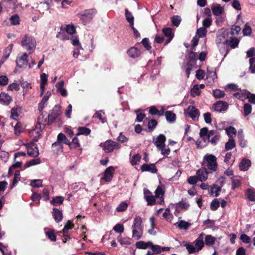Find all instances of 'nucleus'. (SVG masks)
<instances>
[{"label":"nucleus","instance_id":"1a4fd4ad","mask_svg":"<svg viewBox=\"0 0 255 255\" xmlns=\"http://www.w3.org/2000/svg\"><path fill=\"white\" fill-rule=\"evenodd\" d=\"M166 141V137L163 134H159L156 138H153V143L158 148L165 147V142Z\"/></svg>","mask_w":255,"mask_h":255},{"label":"nucleus","instance_id":"a878e982","mask_svg":"<svg viewBox=\"0 0 255 255\" xmlns=\"http://www.w3.org/2000/svg\"><path fill=\"white\" fill-rule=\"evenodd\" d=\"M226 132L229 138H234L237 134V130L233 126H229L226 129Z\"/></svg>","mask_w":255,"mask_h":255},{"label":"nucleus","instance_id":"c03bdc74","mask_svg":"<svg viewBox=\"0 0 255 255\" xmlns=\"http://www.w3.org/2000/svg\"><path fill=\"white\" fill-rule=\"evenodd\" d=\"M184 246L188 251L189 254H192L199 252L197 248L193 245L185 244Z\"/></svg>","mask_w":255,"mask_h":255},{"label":"nucleus","instance_id":"c9c22d12","mask_svg":"<svg viewBox=\"0 0 255 255\" xmlns=\"http://www.w3.org/2000/svg\"><path fill=\"white\" fill-rule=\"evenodd\" d=\"M165 116L166 120L170 123H173L175 121L176 115L172 111H166L165 113Z\"/></svg>","mask_w":255,"mask_h":255},{"label":"nucleus","instance_id":"6ab92c4d","mask_svg":"<svg viewBox=\"0 0 255 255\" xmlns=\"http://www.w3.org/2000/svg\"><path fill=\"white\" fill-rule=\"evenodd\" d=\"M240 40L235 37H231L229 40L226 41L227 46H229L232 48H235L239 45Z\"/></svg>","mask_w":255,"mask_h":255},{"label":"nucleus","instance_id":"338daca9","mask_svg":"<svg viewBox=\"0 0 255 255\" xmlns=\"http://www.w3.org/2000/svg\"><path fill=\"white\" fill-rule=\"evenodd\" d=\"M140 156L139 154L134 155L130 159V163L132 165H135L137 164V162L139 161Z\"/></svg>","mask_w":255,"mask_h":255},{"label":"nucleus","instance_id":"4d7b16f0","mask_svg":"<svg viewBox=\"0 0 255 255\" xmlns=\"http://www.w3.org/2000/svg\"><path fill=\"white\" fill-rule=\"evenodd\" d=\"M220 206V202L217 199H215L210 204V208L212 211L216 210Z\"/></svg>","mask_w":255,"mask_h":255},{"label":"nucleus","instance_id":"2eb2a0df","mask_svg":"<svg viewBox=\"0 0 255 255\" xmlns=\"http://www.w3.org/2000/svg\"><path fill=\"white\" fill-rule=\"evenodd\" d=\"M197 54L191 51L189 52L188 57V62L187 64L190 66L195 67L196 65V61L197 60Z\"/></svg>","mask_w":255,"mask_h":255},{"label":"nucleus","instance_id":"0eeeda50","mask_svg":"<svg viewBox=\"0 0 255 255\" xmlns=\"http://www.w3.org/2000/svg\"><path fill=\"white\" fill-rule=\"evenodd\" d=\"M184 114L186 116H188L193 120L198 119L200 115L199 110L193 106H189L187 110H184Z\"/></svg>","mask_w":255,"mask_h":255},{"label":"nucleus","instance_id":"9b49d317","mask_svg":"<svg viewBox=\"0 0 255 255\" xmlns=\"http://www.w3.org/2000/svg\"><path fill=\"white\" fill-rule=\"evenodd\" d=\"M205 234L201 233L199 235L197 239L194 242L195 247L199 252L201 251L204 246V239Z\"/></svg>","mask_w":255,"mask_h":255},{"label":"nucleus","instance_id":"f8f14e48","mask_svg":"<svg viewBox=\"0 0 255 255\" xmlns=\"http://www.w3.org/2000/svg\"><path fill=\"white\" fill-rule=\"evenodd\" d=\"M162 32L164 35L167 37V39L165 42V45L168 44L174 37V32L170 27H165L162 29Z\"/></svg>","mask_w":255,"mask_h":255},{"label":"nucleus","instance_id":"20e7f679","mask_svg":"<svg viewBox=\"0 0 255 255\" xmlns=\"http://www.w3.org/2000/svg\"><path fill=\"white\" fill-rule=\"evenodd\" d=\"M63 143L68 145L70 144V141L63 133H60L57 135V141L52 143V147H55L58 146V149L61 150L63 149Z\"/></svg>","mask_w":255,"mask_h":255},{"label":"nucleus","instance_id":"3c124183","mask_svg":"<svg viewBox=\"0 0 255 255\" xmlns=\"http://www.w3.org/2000/svg\"><path fill=\"white\" fill-rule=\"evenodd\" d=\"M252 111V107L249 104H245L244 106V115L247 116L250 115Z\"/></svg>","mask_w":255,"mask_h":255},{"label":"nucleus","instance_id":"c756f323","mask_svg":"<svg viewBox=\"0 0 255 255\" xmlns=\"http://www.w3.org/2000/svg\"><path fill=\"white\" fill-rule=\"evenodd\" d=\"M78 132L76 134V136L81 134L88 135L91 133V129L86 127H80L78 128Z\"/></svg>","mask_w":255,"mask_h":255},{"label":"nucleus","instance_id":"cd10ccee","mask_svg":"<svg viewBox=\"0 0 255 255\" xmlns=\"http://www.w3.org/2000/svg\"><path fill=\"white\" fill-rule=\"evenodd\" d=\"M212 109L214 111L219 113L223 111V101H218L214 103L212 106Z\"/></svg>","mask_w":255,"mask_h":255},{"label":"nucleus","instance_id":"2f4dec72","mask_svg":"<svg viewBox=\"0 0 255 255\" xmlns=\"http://www.w3.org/2000/svg\"><path fill=\"white\" fill-rule=\"evenodd\" d=\"M96 11L94 9L86 10L84 11L83 14V18H87L88 19H91L94 15L95 14Z\"/></svg>","mask_w":255,"mask_h":255},{"label":"nucleus","instance_id":"ea45409f","mask_svg":"<svg viewBox=\"0 0 255 255\" xmlns=\"http://www.w3.org/2000/svg\"><path fill=\"white\" fill-rule=\"evenodd\" d=\"M125 12L127 20L129 22L130 26L132 27V25H133L134 17L131 13L129 12L127 9H126Z\"/></svg>","mask_w":255,"mask_h":255},{"label":"nucleus","instance_id":"7ed1b4c3","mask_svg":"<svg viewBox=\"0 0 255 255\" xmlns=\"http://www.w3.org/2000/svg\"><path fill=\"white\" fill-rule=\"evenodd\" d=\"M204 164L209 170L216 171L217 168L216 157L212 154L206 155L204 157Z\"/></svg>","mask_w":255,"mask_h":255},{"label":"nucleus","instance_id":"412c9836","mask_svg":"<svg viewBox=\"0 0 255 255\" xmlns=\"http://www.w3.org/2000/svg\"><path fill=\"white\" fill-rule=\"evenodd\" d=\"M140 53V51L135 47H131L127 51L128 55L132 58H135L139 57Z\"/></svg>","mask_w":255,"mask_h":255},{"label":"nucleus","instance_id":"4468645a","mask_svg":"<svg viewBox=\"0 0 255 255\" xmlns=\"http://www.w3.org/2000/svg\"><path fill=\"white\" fill-rule=\"evenodd\" d=\"M196 174L198 180L200 181H203L207 180L208 172L205 167H202L197 171Z\"/></svg>","mask_w":255,"mask_h":255},{"label":"nucleus","instance_id":"c85d7f7f","mask_svg":"<svg viewBox=\"0 0 255 255\" xmlns=\"http://www.w3.org/2000/svg\"><path fill=\"white\" fill-rule=\"evenodd\" d=\"M50 95V93L49 92H47L42 98V101L39 104L38 109L39 112H41L44 108L45 105L48 101Z\"/></svg>","mask_w":255,"mask_h":255},{"label":"nucleus","instance_id":"58836bf2","mask_svg":"<svg viewBox=\"0 0 255 255\" xmlns=\"http://www.w3.org/2000/svg\"><path fill=\"white\" fill-rule=\"evenodd\" d=\"M180 229L187 230L190 227V224L188 222L180 220L179 222H177L175 224Z\"/></svg>","mask_w":255,"mask_h":255},{"label":"nucleus","instance_id":"f3484780","mask_svg":"<svg viewBox=\"0 0 255 255\" xmlns=\"http://www.w3.org/2000/svg\"><path fill=\"white\" fill-rule=\"evenodd\" d=\"M212 12L216 16L220 15L223 11V7L218 3H213L211 5Z\"/></svg>","mask_w":255,"mask_h":255},{"label":"nucleus","instance_id":"774afa93","mask_svg":"<svg viewBox=\"0 0 255 255\" xmlns=\"http://www.w3.org/2000/svg\"><path fill=\"white\" fill-rule=\"evenodd\" d=\"M247 93V97L249 98V101L252 104H255V94H251L250 92L245 90Z\"/></svg>","mask_w":255,"mask_h":255},{"label":"nucleus","instance_id":"603ef678","mask_svg":"<svg viewBox=\"0 0 255 255\" xmlns=\"http://www.w3.org/2000/svg\"><path fill=\"white\" fill-rule=\"evenodd\" d=\"M41 163L40 158H37L36 159H33L27 162L26 163V166L29 167L30 166L39 164Z\"/></svg>","mask_w":255,"mask_h":255},{"label":"nucleus","instance_id":"de8ad7c7","mask_svg":"<svg viewBox=\"0 0 255 255\" xmlns=\"http://www.w3.org/2000/svg\"><path fill=\"white\" fill-rule=\"evenodd\" d=\"M201 94V91L199 89L198 85H194L193 87L191 90V95L192 97L199 96Z\"/></svg>","mask_w":255,"mask_h":255},{"label":"nucleus","instance_id":"052dcab7","mask_svg":"<svg viewBox=\"0 0 255 255\" xmlns=\"http://www.w3.org/2000/svg\"><path fill=\"white\" fill-rule=\"evenodd\" d=\"M11 24L12 25H18L19 23V17L17 14L12 15L10 18Z\"/></svg>","mask_w":255,"mask_h":255},{"label":"nucleus","instance_id":"4be33fe9","mask_svg":"<svg viewBox=\"0 0 255 255\" xmlns=\"http://www.w3.org/2000/svg\"><path fill=\"white\" fill-rule=\"evenodd\" d=\"M11 101V98L7 94L5 93H1L0 94V103L8 105Z\"/></svg>","mask_w":255,"mask_h":255},{"label":"nucleus","instance_id":"09e8293b","mask_svg":"<svg viewBox=\"0 0 255 255\" xmlns=\"http://www.w3.org/2000/svg\"><path fill=\"white\" fill-rule=\"evenodd\" d=\"M14 133L16 135H19L21 131L23 130V125L20 122H17L14 127Z\"/></svg>","mask_w":255,"mask_h":255},{"label":"nucleus","instance_id":"72a5a7b5","mask_svg":"<svg viewBox=\"0 0 255 255\" xmlns=\"http://www.w3.org/2000/svg\"><path fill=\"white\" fill-rule=\"evenodd\" d=\"M40 116L37 119V122L40 124H42V127H45V125L47 124L48 120L45 118L46 113L44 114L43 112H41Z\"/></svg>","mask_w":255,"mask_h":255},{"label":"nucleus","instance_id":"49530a36","mask_svg":"<svg viewBox=\"0 0 255 255\" xmlns=\"http://www.w3.org/2000/svg\"><path fill=\"white\" fill-rule=\"evenodd\" d=\"M207 33V29L205 27H200L197 29L196 35L199 37H204L206 36Z\"/></svg>","mask_w":255,"mask_h":255},{"label":"nucleus","instance_id":"680f3d73","mask_svg":"<svg viewBox=\"0 0 255 255\" xmlns=\"http://www.w3.org/2000/svg\"><path fill=\"white\" fill-rule=\"evenodd\" d=\"M177 208L187 210L189 207V204L185 201H180L177 204Z\"/></svg>","mask_w":255,"mask_h":255},{"label":"nucleus","instance_id":"f704fd0d","mask_svg":"<svg viewBox=\"0 0 255 255\" xmlns=\"http://www.w3.org/2000/svg\"><path fill=\"white\" fill-rule=\"evenodd\" d=\"M245 194L249 201L255 202V192L254 190L251 189H248Z\"/></svg>","mask_w":255,"mask_h":255},{"label":"nucleus","instance_id":"473e14b6","mask_svg":"<svg viewBox=\"0 0 255 255\" xmlns=\"http://www.w3.org/2000/svg\"><path fill=\"white\" fill-rule=\"evenodd\" d=\"M234 97L238 100L243 101L247 98V93L245 91H237L233 94Z\"/></svg>","mask_w":255,"mask_h":255},{"label":"nucleus","instance_id":"8fccbe9b","mask_svg":"<svg viewBox=\"0 0 255 255\" xmlns=\"http://www.w3.org/2000/svg\"><path fill=\"white\" fill-rule=\"evenodd\" d=\"M181 21V18L180 16L174 15L171 18V22L173 25L178 27Z\"/></svg>","mask_w":255,"mask_h":255},{"label":"nucleus","instance_id":"13d9d810","mask_svg":"<svg viewBox=\"0 0 255 255\" xmlns=\"http://www.w3.org/2000/svg\"><path fill=\"white\" fill-rule=\"evenodd\" d=\"M79 146V139L76 137L73 139L72 142L70 141V144H69V146L70 148H76Z\"/></svg>","mask_w":255,"mask_h":255},{"label":"nucleus","instance_id":"79ce46f5","mask_svg":"<svg viewBox=\"0 0 255 255\" xmlns=\"http://www.w3.org/2000/svg\"><path fill=\"white\" fill-rule=\"evenodd\" d=\"M200 136L206 142L208 140V129L207 128H202L200 130Z\"/></svg>","mask_w":255,"mask_h":255},{"label":"nucleus","instance_id":"39448f33","mask_svg":"<svg viewBox=\"0 0 255 255\" xmlns=\"http://www.w3.org/2000/svg\"><path fill=\"white\" fill-rule=\"evenodd\" d=\"M103 147L106 152H111L115 149L120 148L121 145L117 142L108 140L103 143Z\"/></svg>","mask_w":255,"mask_h":255},{"label":"nucleus","instance_id":"37998d69","mask_svg":"<svg viewBox=\"0 0 255 255\" xmlns=\"http://www.w3.org/2000/svg\"><path fill=\"white\" fill-rule=\"evenodd\" d=\"M64 201V198L62 196H56L53 198L51 201V204L54 206L60 205L62 204Z\"/></svg>","mask_w":255,"mask_h":255},{"label":"nucleus","instance_id":"9d476101","mask_svg":"<svg viewBox=\"0 0 255 255\" xmlns=\"http://www.w3.org/2000/svg\"><path fill=\"white\" fill-rule=\"evenodd\" d=\"M28 54L26 53H24L20 56L18 59L16 61V66L22 68L24 66H26L28 64Z\"/></svg>","mask_w":255,"mask_h":255},{"label":"nucleus","instance_id":"bf43d9fd","mask_svg":"<svg viewBox=\"0 0 255 255\" xmlns=\"http://www.w3.org/2000/svg\"><path fill=\"white\" fill-rule=\"evenodd\" d=\"M238 138L240 145L242 147H245L247 144V141L244 139L243 134L239 132Z\"/></svg>","mask_w":255,"mask_h":255},{"label":"nucleus","instance_id":"423d86ee","mask_svg":"<svg viewBox=\"0 0 255 255\" xmlns=\"http://www.w3.org/2000/svg\"><path fill=\"white\" fill-rule=\"evenodd\" d=\"M61 107L58 105H55L51 110V113L48 115L47 124L49 125L54 122L58 118L60 115Z\"/></svg>","mask_w":255,"mask_h":255},{"label":"nucleus","instance_id":"dca6fc26","mask_svg":"<svg viewBox=\"0 0 255 255\" xmlns=\"http://www.w3.org/2000/svg\"><path fill=\"white\" fill-rule=\"evenodd\" d=\"M140 169L142 172L149 171L152 173H155L157 171L156 167L154 164H143L141 165Z\"/></svg>","mask_w":255,"mask_h":255},{"label":"nucleus","instance_id":"864d4df0","mask_svg":"<svg viewBox=\"0 0 255 255\" xmlns=\"http://www.w3.org/2000/svg\"><path fill=\"white\" fill-rule=\"evenodd\" d=\"M249 70L252 73H255V57L250 58Z\"/></svg>","mask_w":255,"mask_h":255},{"label":"nucleus","instance_id":"b1692460","mask_svg":"<svg viewBox=\"0 0 255 255\" xmlns=\"http://www.w3.org/2000/svg\"><path fill=\"white\" fill-rule=\"evenodd\" d=\"M223 32L222 31H219L217 33V37L216 39V42L218 47H219V50L221 51L223 45Z\"/></svg>","mask_w":255,"mask_h":255},{"label":"nucleus","instance_id":"69168bd1","mask_svg":"<svg viewBox=\"0 0 255 255\" xmlns=\"http://www.w3.org/2000/svg\"><path fill=\"white\" fill-rule=\"evenodd\" d=\"M203 27L207 28L210 26L212 24V18L206 17L203 21Z\"/></svg>","mask_w":255,"mask_h":255},{"label":"nucleus","instance_id":"5fc2aeb1","mask_svg":"<svg viewBox=\"0 0 255 255\" xmlns=\"http://www.w3.org/2000/svg\"><path fill=\"white\" fill-rule=\"evenodd\" d=\"M128 205L126 202H122L117 207L116 210L118 212L125 211L128 208Z\"/></svg>","mask_w":255,"mask_h":255},{"label":"nucleus","instance_id":"a18cd8bd","mask_svg":"<svg viewBox=\"0 0 255 255\" xmlns=\"http://www.w3.org/2000/svg\"><path fill=\"white\" fill-rule=\"evenodd\" d=\"M117 240L122 245H128L131 244L130 239L128 237L122 238L121 236H119Z\"/></svg>","mask_w":255,"mask_h":255},{"label":"nucleus","instance_id":"e433bc0d","mask_svg":"<svg viewBox=\"0 0 255 255\" xmlns=\"http://www.w3.org/2000/svg\"><path fill=\"white\" fill-rule=\"evenodd\" d=\"M236 146V142L234 138H229L225 144V150L228 151L233 149Z\"/></svg>","mask_w":255,"mask_h":255},{"label":"nucleus","instance_id":"7c9ffc66","mask_svg":"<svg viewBox=\"0 0 255 255\" xmlns=\"http://www.w3.org/2000/svg\"><path fill=\"white\" fill-rule=\"evenodd\" d=\"M205 243L206 246H212L216 241V239L215 237L212 236L211 235H206L204 237Z\"/></svg>","mask_w":255,"mask_h":255},{"label":"nucleus","instance_id":"6e6d98bb","mask_svg":"<svg viewBox=\"0 0 255 255\" xmlns=\"http://www.w3.org/2000/svg\"><path fill=\"white\" fill-rule=\"evenodd\" d=\"M30 185L33 187H40L42 186V180L34 179L31 181Z\"/></svg>","mask_w":255,"mask_h":255},{"label":"nucleus","instance_id":"5701e85b","mask_svg":"<svg viewBox=\"0 0 255 255\" xmlns=\"http://www.w3.org/2000/svg\"><path fill=\"white\" fill-rule=\"evenodd\" d=\"M224 89L227 92H229L230 94L232 92L235 93L237 91H241V89L238 88L237 85L233 83L227 85L224 87Z\"/></svg>","mask_w":255,"mask_h":255},{"label":"nucleus","instance_id":"f257e3e1","mask_svg":"<svg viewBox=\"0 0 255 255\" xmlns=\"http://www.w3.org/2000/svg\"><path fill=\"white\" fill-rule=\"evenodd\" d=\"M132 228V237L136 240H139L143 234V225L141 218L136 216L134 219Z\"/></svg>","mask_w":255,"mask_h":255},{"label":"nucleus","instance_id":"0e129e2a","mask_svg":"<svg viewBox=\"0 0 255 255\" xmlns=\"http://www.w3.org/2000/svg\"><path fill=\"white\" fill-rule=\"evenodd\" d=\"M113 230L117 233H119L120 234L122 233L124 231V227L123 225L121 224H117L116 226L113 228Z\"/></svg>","mask_w":255,"mask_h":255},{"label":"nucleus","instance_id":"bb28decb","mask_svg":"<svg viewBox=\"0 0 255 255\" xmlns=\"http://www.w3.org/2000/svg\"><path fill=\"white\" fill-rule=\"evenodd\" d=\"M251 162L249 159H244L240 163L239 168L241 170L246 171L251 166Z\"/></svg>","mask_w":255,"mask_h":255},{"label":"nucleus","instance_id":"a211bd4d","mask_svg":"<svg viewBox=\"0 0 255 255\" xmlns=\"http://www.w3.org/2000/svg\"><path fill=\"white\" fill-rule=\"evenodd\" d=\"M52 216L57 223L60 222L63 219L62 212L56 208L53 209Z\"/></svg>","mask_w":255,"mask_h":255},{"label":"nucleus","instance_id":"4c0bfd02","mask_svg":"<svg viewBox=\"0 0 255 255\" xmlns=\"http://www.w3.org/2000/svg\"><path fill=\"white\" fill-rule=\"evenodd\" d=\"M221 191V188L216 185H214L213 186L211 187V189L209 190V193L212 196H215L216 197H217L219 195V192Z\"/></svg>","mask_w":255,"mask_h":255},{"label":"nucleus","instance_id":"6e6552de","mask_svg":"<svg viewBox=\"0 0 255 255\" xmlns=\"http://www.w3.org/2000/svg\"><path fill=\"white\" fill-rule=\"evenodd\" d=\"M27 152L29 156L33 157H36L39 154L38 148L34 143H29L27 145Z\"/></svg>","mask_w":255,"mask_h":255},{"label":"nucleus","instance_id":"aec40b11","mask_svg":"<svg viewBox=\"0 0 255 255\" xmlns=\"http://www.w3.org/2000/svg\"><path fill=\"white\" fill-rule=\"evenodd\" d=\"M114 171V168L112 166H109L106 169L104 177L106 181L109 182L112 180Z\"/></svg>","mask_w":255,"mask_h":255},{"label":"nucleus","instance_id":"f03ea898","mask_svg":"<svg viewBox=\"0 0 255 255\" xmlns=\"http://www.w3.org/2000/svg\"><path fill=\"white\" fill-rule=\"evenodd\" d=\"M21 45L22 47L29 52V54L34 52L36 46L35 38L28 34H25L22 38Z\"/></svg>","mask_w":255,"mask_h":255},{"label":"nucleus","instance_id":"ddd939ff","mask_svg":"<svg viewBox=\"0 0 255 255\" xmlns=\"http://www.w3.org/2000/svg\"><path fill=\"white\" fill-rule=\"evenodd\" d=\"M74 227V225L70 221H68L66 225L64 226V229L62 231V234L63 237L64 238V241L63 242L66 243L67 240L69 239L68 235V230L72 229Z\"/></svg>","mask_w":255,"mask_h":255},{"label":"nucleus","instance_id":"a19ab883","mask_svg":"<svg viewBox=\"0 0 255 255\" xmlns=\"http://www.w3.org/2000/svg\"><path fill=\"white\" fill-rule=\"evenodd\" d=\"M164 192V187L163 186H158L155 191V197L156 198L163 197Z\"/></svg>","mask_w":255,"mask_h":255},{"label":"nucleus","instance_id":"e2e57ef3","mask_svg":"<svg viewBox=\"0 0 255 255\" xmlns=\"http://www.w3.org/2000/svg\"><path fill=\"white\" fill-rule=\"evenodd\" d=\"M214 225L215 221L214 220L207 219L205 220L203 222V225L205 226L206 228H213Z\"/></svg>","mask_w":255,"mask_h":255},{"label":"nucleus","instance_id":"393cba45","mask_svg":"<svg viewBox=\"0 0 255 255\" xmlns=\"http://www.w3.org/2000/svg\"><path fill=\"white\" fill-rule=\"evenodd\" d=\"M61 31H64L68 34L72 35L76 32L75 27L72 25H67L61 26Z\"/></svg>","mask_w":255,"mask_h":255}]
</instances>
